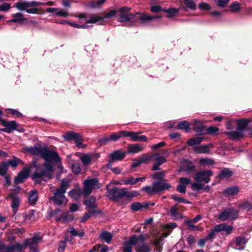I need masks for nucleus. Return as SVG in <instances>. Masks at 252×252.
<instances>
[{"label": "nucleus", "instance_id": "58836bf2", "mask_svg": "<svg viewBox=\"0 0 252 252\" xmlns=\"http://www.w3.org/2000/svg\"><path fill=\"white\" fill-rule=\"evenodd\" d=\"M232 175V172L228 168H224L219 174L220 178H225L230 177Z\"/></svg>", "mask_w": 252, "mask_h": 252}, {"label": "nucleus", "instance_id": "37998d69", "mask_svg": "<svg viewBox=\"0 0 252 252\" xmlns=\"http://www.w3.org/2000/svg\"><path fill=\"white\" fill-rule=\"evenodd\" d=\"M71 240H69L67 236H65L64 240L61 241L59 246L58 250L59 252H63L66 247V243L68 242H71Z\"/></svg>", "mask_w": 252, "mask_h": 252}, {"label": "nucleus", "instance_id": "de8ad7c7", "mask_svg": "<svg viewBox=\"0 0 252 252\" xmlns=\"http://www.w3.org/2000/svg\"><path fill=\"white\" fill-rule=\"evenodd\" d=\"M177 127L179 129L184 130L186 131H188L189 128V124L187 121H182L178 124Z\"/></svg>", "mask_w": 252, "mask_h": 252}, {"label": "nucleus", "instance_id": "4c0bfd02", "mask_svg": "<svg viewBox=\"0 0 252 252\" xmlns=\"http://www.w3.org/2000/svg\"><path fill=\"white\" fill-rule=\"evenodd\" d=\"M239 191V188L237 187H231L227 188L224 190V193L227 195H233L237 194Z\"/></svg>", "mask_w": 252, "mask_h": 252}, {"label": "nucleus", "instance_id": "a878e982", "mask_svg": "<svg viewBox=\"0 0 252 252\" xmlns=\"http://www.w3.org/2000/svg\"><path fill=\"white\" fill-rule=\"evenodd\" d=\"M41 238L39 235L36 234L34 235L32 239H27L24 242V245L25 246H28L30 244L32 245H37V244L40 242Z\"/></svg>", "mask_w": 252, "mask_h": 252}, {"label": "nucleus", "instance_id": "a19ab883", "mask_svg": "<svg viewBox=\"0 0 252 252\" xmlns=\"http://www.w3.org/2000/svg\"><path fill=\"white\" fill-rule=\"evenodd\" d=\"M139 132H133L131 139L133 141H146L147 138L145 135L138 136Z\"/></svg>", "mask_w": 252, "mask_h": 252}, {"label": "nucleus", "instance_id": "f257e3e1", "mask_svg": "<svg viewBox=\"0 0 252 252\" xmlns=\"http://www.w3.org/2000/svg\"><path fill=\"white\" fill-rule=\"evenodd\" d=\"M41 157L45 160L44 164L45 169L40 172H35L32 175V179L36 184H41L42 182H47L52 178L53 165L52 161L58 162L60 158L56 152L43 148Z\"/></svg>", "mask_w": 252, "mask_h": 252}, {"label": "nucleus", "instance_id": "603ef678", "mask_svg": "<svg viewBox=\"0 0 252 252\" xmlns=\"http://www.w3.org/2000/svg\"><path fill=\"white\" fill-rule=\"evenodd\" d=\"M141 208H144L143 204L134 202L131 205V209L133 211H137Z\"/></svg>", "mask_w": 252, "mask_h": 252}, {"label": "nucleus", "instance_id": "3c124183", "mask_svg": "<svg viewBox=\"0 0 252 252\" xmlns=\"http://www.w3.org/2000/svg\"><path fill=\"white\" fill-rule=\"evenodd\" d=\"M163 240L162 238L156 239L155 241V245L157 247V250L158 252L161 251V246L163 245Z\"/></svg>", "mask_w": 252, "mask_h": 252}, {"label": "nucleus", "instance_id": "0eeeda50", "mask_svg": "<svg viewBox=\"0 0 252 252\" xmlns=\"http://www.w3.org/2000/svg\"><path fill=\"white\" fill-rule=\"evenodd\" d=\"M233 229V226L228 225L227 223H222L219 224H217L215 226L214 228L212 229L207 236V239H211L215 234L216 232H219L221 231H225L227 234H230Z\"/></svg>", "mask_w": 252, "mask_h": 252}, {"label": "nucleus", "instance_id": "7c9ffc66", "mask_svg": "<svg viewBox=\"0 0 252 252\" xmlns=\"http://www.w3.org/2000/svg\"><path fill=\"white\" fill-rule=\"evenodd\" d=\"M180 9V7L179 8H171L163 9V11L167 14V17L172 18L177 14Z\"/></svg>", "mask_w": 252, "mask_h": 252}, {"label": "nucleus", "instance_id": "052dcab7", "mask_svg": "<svg viewBox=\"0 0 252 252\" xmlns=\"http://www.w3.org/2000/svg\"><path fill=\"white\" fill-rule=\"evenodd\" d=\"M192 222L184 223V224L187 225V228L190 231H194L199 230L198 226L192 224Z\"/></svg>", "mask_w": 252, "mask_h": 252}, {"label": "nucleus", "instance_id": "412c9836", "mask_svg": "<svg viewBox=\"0 0 252 252\" xmlns=\"http://www.w3.org/2000/svg\"><path fill=\"white\" fill-rule=\"evenodd\" d=\"M29 175V171L28 169H25L20 172L17 176L15 178L14 182L15 184L22 183L24 180L28 178Z\"/></svg>", "mask_w": 252, "mask_h": 252}, {"label": "nucleus", "instance_id": "5fc2aeb1", "mask_svg": "<svg viewBox=\"0 0 252 252\" xmlns=\"http://www.w3.org/2000/svg\"><path fill=\"white\" fill-rule=\"evenodd\" d=\"M16 7L19 10L26 11L28 4L25 2H17Z\"/></svg>", "mask_w": 252, "mask_h": 252}, {"label": "nucleus", "instance_id": "0e129e2a", "mask_svg": "<svg viewBox=\"0 0 252 252\" xmlns=\"http://www.w3.org/2000/svg\"><path fill=\"white\" fill-rule=\"evenodd\" d=\"M141 190L146 192L149 194H153L155 193L153 187L152 188L150 186H146L142 188Z\"/></svg>", "mask_w": 252, "mask_h": 252}, {"label": "nucleus", "instance_id": "6e6552de", "mask_svg": "<svg viewBox=\"0 0 252 252\" xmlns=\"http://www.w3.org/2000/svg\"><path fill=\"white\" fill-rule=\"evenodd\" d=\"M248 124L247 120H243L239 121V127L235 131H232L227 132V134L234 140L238 139L243 136V130Z\"/></svg>", "mask_w": 252, "mask_h": 252}, {"label": "nucleus", "instance_id": "1a4fd4ad", "mask_svg": "<svg viewBox=\"0 0 252 252\" xmlns=\"http://www.w3.org/2000/svg\"><path fill=\"white\" fill-rule=\"evenodd\" d=\"M99 188L100 185L96 179H87L84 182L83 190L85 195L87 196L92 192L93 189H98Z\"/></svg>", "mask_w": 252, "mask_h": 252}, {"label": "nucleus", "instance_id": "bb28decb", "mask_svg": "<svg viewBox=\"0 0 252 252\" xmlns=\"http://www.w3.org/2000/svg\"><path fill=\"white\" fill-rule=\"evenodd\" d=\"M144 148V147L140 144H134L128 146V150L129 153H136L142 151Z\"/></svg>", "mask_w": 252, "mask_h": 252}, {"label": "nucleus", "instance_id": "79ce46f5", "mask_svg": "<svg viewBox=\"0 0 252 252\" xmlns=\"http://www.w3.org/2000/svg\"><path fill=\"white\" fill-rule=\"evenodd\" d=\"M9 167V164L7 162L3 161L0 164V175L4 176L7 172Z\"/></svg>", "mask_w": 252, "mask_h": 252}, {"label": "nucleus", "instance_id": "f8f14e48", "mask_svg": "<svg viewBox=\"0 0 252 252\" xmlns=\"http://www.w3.org/2000/svg\"><path fill=\"white\" fill-rule=\"evenodd\" d=\"M117 13L118 14L117 10H111L103 16H95L92 17L89 22H94L99 25H104L106 23L105 19L106 18L112 17L116 15Z\"/></svg>", "mask_w": 252, "mask_h": 252}, {"label": "nucleus", "instance_id": "ea45409f", "mask_svg": "<svg viewBox=\"0 0 252 252\" xmlns=\"http://www.w3.org/2000/svg\"><path fill=\"white\" fill-rule=\"evenodd\" d=\"M89 212L86 213L83 217L81 218V221L82 222H84L89 220L90 217L94 215L97 213L98 211L97 210H88Z\"/></svg>", "mask_w": 252, "mask_h": 252}, {"label": "nucleus", "instance_id": "c03bdc74", "mask_svg": "<svg viewBox=\"0 0 252 252\" xmlns=\"http://www.w3.org/2000/svg\"><path fill=\"white\" fill-rule=\"evenodd\" d=\"M238 206L244 211H250L252 209V204L248 201H245L243 203L239 204Z\"/></svg>", "mask_w": 252, "mask_h": 252}, {"label": "nucleus", "instance_id": "ddd939ff", "mask_svg": "<svg viewBox=\"0 0 252 252\" xmlns=\"http://www.w3.org/2000/svg\"><path fill=\"white\" fill-rule=\"evenodd\" d=\"M24 245L16 243L14 245L6 246L2 242H0V252H14L15 250L21 252L23 247H26Z\"/></svg>", "mask_w": 252, "mask_h": 252}, {"label": "nucleus", "instance_id": "680f3d73", "mask_svg": "<svg viewBox=\"0 0 252 252\" xmlns=\"http://www.w3.org/2000/svg\"><path fill=\"white\" fill-rule=\"evenodd\" d=\"M171 198L174 200L180 202H183L187 204H189L190 202L183 198L179 197L177 195H172Z\"/></svg>", "mask_w": 252, "mask_h": 252}, {"label": "nucleus", "instance_id": "774afa93", "mask_svg": "<svg viewBox=\"0 0 252 252\" xmlns=\"http://www.w3.org/2000/svg\"><path fill=\"white\" fill-rule=\"evenodd\" d=\"M11 7V5L8 3H3L0 5V11H7Z\"/></svg>", "mask_w": 252, "mask_h": 252}, {"label": "nucleus", "instance_id": "13d9d810", "mask_svg": "<svg viewBox=\"0 0 252 252\" xmlns=\"http://www.w3.org/2000/svg\"><path fill=\"white\" fill-rule=\"evenodd\" d=\"M195 169V166L192 162L190 161L186 162V170L189 173H190V172L194 171Z\"/></svg>", "mask_w": 252, "mask_h": 252}, {"label": "nucleus", "instance_id": "4468645a", "mask_svg": "<svg viewBox=\"0 0 252 252\" xmlns=\"http://www.w3.org/2000/svg\"><path fill=\"white\" fill-rule=\"evenodd\" d=\"M43 148L38 144H35L33 146H25L23 148V151L25 153L30 154L34 156H40Z\"/></svg>", "mask_w": 252, "mask_h": 252}, {"label": "nucleus", "instance_id": "f03ea898", "mask_svg": "<svg viewBox=\"0 0 252 252\" xmlns=\"http://www.w3.org/2000/svg\"><path fill=\"white\" fill-rule=\"evenodd\" d=\"M131 9L129 7H123L119 8L118 10V16H119V21L120 22H128L129 21L136 22L139 19L142 23H146L154 19L157 18H161V16H152L147 14L136 13L135 15L129 13Z\"/></svg>", "mask_w": 252, "mask_h": 252}, {"label": "nucleus", "instance_id": "cd10ccee", "mask_svg": "<svg viewBox=\"0 0 252 252\" xmlns=\"http://www.w3.org/2000/svg\"><path fill=\"white\" fill-rule=\"evenodd\" d=\"M38 196L37 191L35 190H32L29 192L28 201L31 205H34L37 201Z\"/></svg>", "mask_w": 252, "mask_h": 252}, {"label": "nucleus", "instance_id": "7ed1b4c3", "mask_svg": "<svg viewBox=\"0 0 252 252\" xmlns=\"http://www.w3.org/2000/svg\"><path fill=\"white\" fill-rule=\"evenodd\" d=\"M107 189V196L111 199L117 200L123 198H129L135 197L137 193L136 191H128L126 188L118 189L117 187H114L112 189Z\"/></svg>", "mask_w": 252, "mask_h": 252}, {"label": "nucleus", "instance_id": "72a5a7b5", "mask_svg": "<svg viewBox=\"0 0 252 252\" xmlns=\"http://www.w3.org/2000/svg\"><path fill=\"white\" fill-rule=\"evenodd\" d=\"M145 179V177L134 178L132 177H130L127 179H125V180L126 181V185H133L136 184L137 182H138L139 181H143Z\"/></svg>", "mask_w": 252, "mask_h": 252}, {"label": "nucleus", "instance_id": "338daca9", "mask_svg": "<svg viewBox=\"0 0 252 252\" xmlns=\"http://www.w3.org/2000/svg\"><path fill=\"white\" fill-rule=\"evenodd\" d=\"M229 0H218L217 1V5L220 8L225 7L229 2Z\"/></svg>", "mask_w": 252, "mask_h": 252}, {"label": "nucleus", "instance_id": "8fccbe9b", "mask_svg": "<svg viewBox=\"0 0 252 252\" xmlns=\"http://www.w3.org/2000/svg\"><path fill=\"white\" fill-rule=\"evenodd\" d=\"M230 11L232 12H238L240 9V4L237 2H232L230 6Z\"/></svg>", "mask_w": 252, "mask_h": 252}, {"label": "nucleus", "instance_id": "69168bd1", "mask_svg": "<svg viewBox=\"0 0 252 252\" xmlns=\"http://www.w3.org/2000/svg\"><path fill=\"white\" fill-rule=\"evenodd\" d=\"M164 175H165L164 171H162L160 172H157L153 175V178L154 179H156L160 180H162L164 178Z\"/></svg>", "mask_w": 252, "mask_h": 252}, {"label": "nucleus", "instance_id": "a211bd4d", "mask_svg": "<svg viewBox=\"0 0 252 252\" xmlns=\"http://www.w3.org/2000/svg\"><path fill=\"white\" fill-rule=\"evenodd\" d=\"M184 4H181L180 9L186 11L188 9L194 11L196 9V5L192 0H184Z\"/></svg>", "mask_w": 252, "mask_h": 252}, {"label": "nucleus", "instance_id": "6ab92c4d", "mask_svg": "<svg viewBox=\"0 0 252 252\" xmlns=\"http://www.w3.org/2000/svg\"><path fill=\"white\" fill-rule=\"evenodd\" d=\"M126 155V152L116 151L109 155L110 162H114L123 159Z\"/></svg>", "mask_w": 252, "mask_h": 252}, {"label": "nucleus", "instance_id": "423d86ee", "mask_svg": "<svg viewBox=\"0 0 252 252\" xmlns=\"http://www.w3.org/2000/svg\"><path fill=\"white\" fill-rule=\"evenodd\" d=\"M238 212L231 207L226 208L218 216V219L221 221H225L228 219L234 220L238 218Z\"/></svg>", "mask_w": 252, "mask_h": 252}, {"label": "nucleus", "instance_id": "6e6d98bb", "mask_svg": "<svg viewBox=\"0 0 252 252\" xmlns=\"http://www.w3.org/2000/svg\"><path fill=\"white\" fill-rule=\"evenodd\" d=\"M236 242L237 246H240L245 245L247 240L244 237H239L236 238Z\"/></svg>", "mask_w": 252, "mask_h": 252}, {"label": "nucleus", "instance_id": "e433bc0d", "mask_svg": "<svg viewBox=\"0 0 252 252\" xmlns=\"http://www.w3.org/2000/svg\"><path fill=\"white\" fill-rule=\"evenodd\" d=\"M90 21V19L86 20L85 24L79 25L74 23L69 22V25L77 29H86L89 27L88 25L89 24H94V22H89Z\"/></svg>", "mask_w": 252, "mask_h": 252}, {"label": "nucleus", "instance_id": "c85d7f7f", "mask_svg": "<svg viewBox=\"0 0 252 252\" xmlns=\"http://www.w3.org/2000/svg\"><path fill=\"white\" fill-rule=\"evenodd\" d=\"M99 237L100 239L107 243H110L112 238V235L111 233L103 231L100 234Z\"/></svg>", "mask_w": 252, "mask_h": 252}, {"label": "nucleus", "instance_id": "f3484780", "mask_svg": "<svg viewBox=\"0 0 252 252\" xmlns=\"http://www.w3.org/2000/svg\"><path fill=\"white\" fill-rule=\"evenodd\" d=\"M154 191L155 193L164 190L171 188V186L166 183H163L160 181H156L153 183Z\"/></svg>", "mask_w": 252, "mask_h": 252}, {"label": "nucleus", "instance_id": "2f4dec72", "mask_svg": "<svg viewBox=\"0 0 252 252\" xmlns=\"http://www.w3.org/2000/svg\"><path fill=\"white\" fill-rule=\"evenodd\" d=\"M170 215L175 220L181 219L184 218V216L181 214L178 213V209L176 206L171 207Z\"/></svg>", "mask_w": 252, "mask_h": 252}, {"label": "nucleus", "instance_id": "2eb2a0df", "mask_svg": "<svg viewBox=\"0 0 252 252\" xmlns=\"http://www.w3.org/2000/svg\"><path fill=\"white\" fill-rule=\"evenodd\" d=\"M0 122L1 124L5 127L4 128L0 129L2 131L10 133L15 129H17V124L14 121L6 122L4 120H0Z\"/></svg>", "mask_w": 252, "mask_h": 252}, {"label": "nucleus", "instance_id": "20e7f679", "mask_svg": "<svg viewBox=\"0 0 252 252\" xmlns=\"http://www.w3.org/2000/svg\"><path fill=\"white\" fill-rule=\"evenodd\" d=\"M69 186V182L63 180L59 189L54 193V196L50 198L57 205H65L67 200L64 196L67 189Z\"/></svg>", "mask_w": 252, "mask_h": 252}, {"label": "nucleus", "instance_id": "9d476101", "mask_svg": "<svg viewBox=\"0 0 252 252\" xmlns=\"http://www.w3.org/2000/svg\"><path fill=\"white\" fill-rule=\"evenodd\" d=\"M52 216L55 217L57 221L62 222H66L73 219V217L69 214L68 212H63L60 209L55 210Z\"/></svg>", "mask_w": 252, "mask_h": 252}, {"label": "nucleus", "instance_id": "f704fd0d", "mask_svg": "<svg viewBox=\"0 0 252 252\" xmlns=\"http://www.w3.org/2000/svg\"><path fill=\"white\" fill-rule=\"evenodd\" d=\"M203 137H195L189 139L187 143L189 145L193 146L195 145L199 144L201 143L203 141Z\"/></svg>", "mask_w": 252, "mask_h": 252}, {"label": "nucleus", "instance_id": "c9c22d12", "mask_svg": "<svg viewBox=\"0 0 252 252\" xmlns=\"http://www.w3.org/2000/svg\"><path fill=\"white\" fill-rule=\"evenodd\" d=\"M215 163L213 159L210 158H202L199 160V163L201 166H210Z\"/></svg>", "mask_w": 252, "mask_h": 252}, {"label": "nucleus", "instance_id": "864d4df0", "mask_svg": "<svg viewBox=\"0 0 252 252\" xmlns=\"http://www.w3.org/2000/svg\"><path fill=\"white\" fill-rule=\"evenodd\" d=\"M200 182H196L195 183H193L191 184V189L194 190L198 191L201 189H202L203 187V185L202 184L199 183Z\"/></svg>", "mask_w": 252, "mask_h": 252}, {"label": "nucleus", "instance_id": "09e8293b", "mask_svg": "<svg viewBox=\"0 0 252 252\" xmlns=\"http://www.w3.org/2000/svg\"><path fill=\"white\" fill-rule=\"evenodd\" d=\"M105 0H97V1H92L88 4V6L91 8H96L103 4Z\"/></svg>", "mask_w": 252, "mask_h": 252}, {"label": "nucleus", "instance_id": "39448f33", "mask_svg": "<svg viewBox=\"0 0 252 252\" xmlns=\"http://www.w3.org/2000/svg\"><path fill=\"white\" fill-rule=\"evenodd\" d=\"M63 137L66 141H70L74 140L75 141L76 146L79 148H85L87 147L86 144H83L82 143L83 139L81 135L76 132L73 131H69L65 133Z\"/></svg>", "mask_w": 252, "mask_h": 252}, {"label": "nucleus", "instance_id": "c756f323", "mask_svg": "<svg viewBox=\"0 0 252 252\" xmlns=\"http://www.w3.org/2000/svg\"><path fill=\"white\" fill-rule=\"evenodd\" d=\"M13 19L10 20L8 22H19L21 24L24 21L27 20L26 18L23 17V15L21 13H17L13 14Z\"/></svg>", "mask_w": 252, "mask_h": 252}, {"label": "nucleus", "instance_id": "e2e57ef3", "mask_svg": "<svg viewBox=\"0 0 252 252\" xmlns=\"http://www.w3.org/2000/svg\"><path fill=\"white\" fill-rule=\"evenodd\" d=\"M55 15L56 16H59L63 17H67L68 16L67 12L63 9H60L59 10H57V12H55Z\"/></svg>", "mask_w": 252, "mask_h": 252}, {"label": "nucleus", "instance_id": "4be33fe9", "mask_svg": "<svg viewBox=\"0 0 252 252\" xmlns=\"http://www.w3.org/2000/svg\"><path fill=\"white\" fill-rule=\"evenodd\" d=\"M190 124L192 126V129L197 133L202 132L205 129L202 123L196 120H193Z\"/></svg>", "mask_w": 252, "mask_h": 252}, {"label": "nucleus", "instance_id": "4d7b16f0", "mask_svg": "<svg viewBox=\"0 0 252 252\" xmlns=\"http://www.w3.org/2000/svg\"><path fill=\"white\" fill-rule=\"evenodd\" d=\"M20 162H21V160L19 159L14 158L12 159L9 160L7 163L9 165H10L13 167H16Z\"/></svg>", "mask_w": 252, "mask_h": 252}, {"label": "nucleus", "instance_id": "bf43d9fd", "mask_svg": "<svg viewBox=\"0 0 252 252\" xmlns=\"http://www.w3.org/2000/svg\"><path fill=\"white\" fill-rule=\"evenodd\" d=\"M198 7L201 10H210L211 9L210 5L206 2L200 3Z\"/></svg>", "mask_w": 252, "mask_h": 252}, {"label": "nucleus", "instance_id": "a18cd8bd", "mask_svg": "<svg viewBox=\"0 0 252 252\" xmlns=\"http://www.w3.org/2000/svg\"><path fill=\"white\" fill-rule=\"evenodd\" d=\"M80 159L84 165H87L91 162L92 156L89 154H85L81 157Z\"/></svg>", "mask_w": 252, "mask_h": 252}, {"label": "nucleus", "instance_id": "9b49d317", "mask_svg": "<svg viewBox=\"0 0 252 252\" xmlns=\"http://www.w3.org/2000/svg\"><path fill=\"white\" fill-rule=\"evenodd\" d=\"M212 175L213 172L210 170L200 171L195 175L194 180L196 182H204L205 183H208L210 181V177Z\"/></svg>", "mask_w": 252, "mask_h": 252}, {"label": "nucleus", "instance_id": "49530a36", "mask_svg": "<svg viewBox=\"0 0 252 252\" xmlns=\"http://www.w3.org/2000/svg\"><path fill=\"white\" fill-rule=\"evenodd\" d=\"M68 195L72 198L77 199L80 197L81 191L80 189H73L68 192Z\"/></svg>", "mask_w": 252, "mask_h": 252}, {"label": "nucleus", "instance_id": "393cba45", "mask_svg": "<svg viewBox=\"0 0 252 252\" xmlns=\"http://www.w3.org/2000/svg\"><path fill=\"white\" fill-rule=\"evenodd\" d=\"M84 204L86 205L87 209L88 210H96L95 199L94 197L91 196L86 199L84 201Z\"/></svg>", "mask_w": 252, "mask_h": 252}, {"label": "nucleus", "instance_id": "dca6fc26", "mask_svg": "<svg viewBox=\"0 0 252 252\" xmlns=\"http://www.w3.org/2000/svg\"><path fill=\"white\" fill-rule=\"evenodd\" d=\"M137 239L135 235H132L128 240L124 242L123 252H132V246L137 244Z\"/></svg>", "mask_w": 252, "mask_h": 252}, {"label": "nucleus", "instance_id": "5701e85b", "mask_svg": "<svg viewBox=\"0 0 252 252\" xmlns=\"http://www.w3.org/2000/svg\"><path fill=\"white\" fill-rule=\"evenodd\" d=\"M135 250L137 252H151V249L147 244L137 243V244H135Z\"/></svg>", "mask_w": 252, "mask_h": 252}, {"label": "nucleus", "instance_id": "473e14b6", "mask_svg": "<svg viewBox=\"0 0 252 252\" xmlns=\"http://www.w3.org/2000/svg\"><path fill=\"white\" fill-rule=\"evenodd\" d=\"M193 149L198 153L209 154L210 152V149H208L206 145L195 146Z\"/></svg>", "mask_w": 252, "mask_h": 252}, {"label": "nucleus", "instance_id": "b1692460", "mask_svg": "<svg viewBox=\"0 0 252 252\" xmlns=\"http://www.w3.org/2000/svg\"><path fill=\"white\" fill-rule=\"evenodd\" d=\"M35 211L33 210L30 211L28 213H24L22 215L23 218V221L28 223H31L35 220L34 216Z\"/></svg>", "mask_w": 252, "mask_h": 252}, {"label": "nucleus", "instance_id": "aec40b11", "mask_svg": "<svg viewBox=\"0 0 252 252\" xmlns=\"http://www.w3.org/2000/svg\"><path fill=\"white\" fill-rule=\"evenodd\" d=\"M11 198V207L13 209V212L15 213L19 208V204L20 202V198L17 196H13V193L9 194L7 198Z\"/></svg>", "mask_w": 252, "mask_h": 252}]
</instances>
